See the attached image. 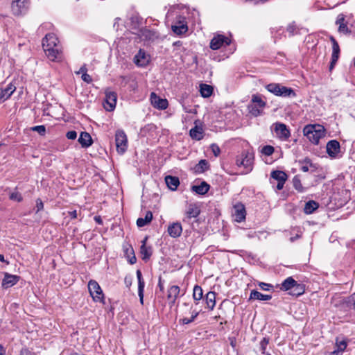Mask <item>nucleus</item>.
<instances>
[{
	"label": "nucleus",
	"mask_w": 355,
	"mask_h": 355,
	"mask_svg": "<svg viewBox=\"0 0 355 355\" xmlns=\"http://www.w3.org/2000/svg\"><path fill=\"white\" fill-rule=\"evenodd\" d=\"M42 46L50 60L59 61L62 59L61 46L55 34H46L42 40Z\"/></svg>",
	"instance_id": "obj_1"
},
{
	"label": "nucleus",
	"mask_w": 355,
	"mask_h": 355,
	"mask_svg": "<svg viewBox=\"0 0 355 355\" xmlns=\"http://www.w3.org/2000/svg\"><path fill=\"white\" fill-rule=\"evenodd\" d=\"M325 130L320 125H307L303 129V134L314 144H318L320 139L324 136Z\"/></svg>",
	"instance_id": "obj_2"
},
{
	"label": "nucleus",
	"mask_w": 355,
	"mask_h": 355,
	"mask_svg": "<svg viewBox=\"0 0 355 355\" xmlns=\"http://www.w3.org/2000/svg\"><path fill=\"white\" fill-rule=\"evenodd\" d=\"M254 154L248 151H243L237 156L236 164L239 167H243V173L248 174L253 168Z\"/></svg>",
	"instance_id": "obj_3"
},
{
	"label": "nucleus",
	"mask_w": 355,
	"mask_h": 355,
	"mask_svg": "<svg viewBox=\"0 0 355 355\" xmlns=\"http://www.w3.org/2000/svg\"><path fill=\"white\" fill-rule=\"evenodd\" d=\"M266 105V103L259 95L254 94L252 96L251 103L248 106V110L252 115L257 116L262 114V110Z\"/></svg>",
	"instance_id": "obj_4"
},
{
	"label": "nucleus",
	"mask_w": 355,
	"mask_h": 355,
	"mask_svg": "<svg viewBox=\"0 0 355 355\" xmlns=\"http://www.w3.org/2000/svg\"><path fill=\"white\" fill-rule=\"evenodd\" d=\"M88 290L94 302H102L104 304V294L101 286L96 281L90 280L89 282Z\"/></svg>",
	"instance_id": "obj_5"
},
{
	"label": "nucleus",
	"mask_w": 355,
	"mask_h": 355,
	"mask_svg": "<svg viewBox=\"0 0 355 355\" xmlns=\"http://www.w3.org/2000/svg\"><path fill=\"white\" fill-rule=\"evenodd\" d=\"M11 12L15 16H21L26 14L29 8L28 0H12L11 2Z\"/></svg>",
	"instance_id": "obj_6"
},
{
	"label": "nucleus",
	"mask_w": 355,
	"mask_h": 355,
	"mask_svg": "<svg viewBox=\"0 0 355 355\" xmlns=\"http://www.w3.org/2000/svg\"><path fill=\"white\" fill-rule=\"evenodd\" d=\"M115 143L118 153L123 154L128 148V139L123 130H118L116 131Z\"/></svg>",
	"instance_id": "obj_7"
},
{
	"label": "nucleus",
	"mask_w": 355,
	"mask_h": 355,
	"mask_svg": "<svg viewBox=\"0 0 355 355\" xmlns=\"http://www.w3.org/2000/svg\"><path fill=\"white\" fill-rule=\"evenodd\" d=\"M105 103L104 107L107 111H112L116 107L117 101V94L115 92L112 91L110 89H107L105 91Z\"/></svg>",
	"instance_id": "obj_8"
},
{
	"label": "nucleus",
	"mask_w": 355,
	"mask_h": 355,
	"mask_svg": "<svg viewBox=\"0 0 355 355\" xmlns=\"http://www.w3.org/2000/svg\"><path fill=\"white\" fill-rule=\"evenodd\" d=\"M273 125L276 136L282 141H287L291 137V132L286 125L282 123H275Z\"/></svg>",
	"instance_id": "obj_9"
},
{
	"label": "nucleus",
	"mask_w": 355,
	"mask_h": 355,
	"mask_svg": "<svg viewBox=\"0 0 355 355\" xmlns=\"http://www.w3.org/2000/svg\"><path fill=\"white\" fill-rule=\"evenodd\" d=\"M231 43V40L223 35H216L211 40L209 46L213 50H218L223 45L228 46Z\"/></svg>",
	"instance_id": "obj_10"
},
{
	"label": "nucleus",
	"mask_w": 355,
	"mask_h": 355,
	"mask_svg": "<svg viewBox=\"0 0 355 355\" xmlns=\"http://www.w3.org/2000/svg\"><path fill=\"white\" fill-rule=\"evenodd\" d=\"M200 214V209L196 204H189L185 211L183 222L190 223L191 218H197Z\"/></svg>",
	"instance_id": "obj_11"
},
{
	"label": "nucleus",
	"mask_w": 355,
	"mask_h": 355,
	"mask_svg": "<svg viewBox=\"0 0 355 355\" xmlns=\"http://www.w3.org/2000/svg\"><path fill=\"white\" fill-rule=\"evenodd\" d=\"M151 105L158 110H166L168 106V101L166 98H162L155 92L150 94V97Z\"/></svg>",
	"instance_id": "obj_12"
},
{
	"label": "nucleus",
	"mask_w": 355,
	"mask_h": 355,
	"mask_svg": "<svg viewBox=\"0 0 355 355\" xmlns=\"http://www.w3.org/2000/svg\"><path fill=\"white\" fill-rule=\"evenodd\" d=\"M327 153L331 157H336L340 150V143L336 140H331L327 144Z\"/></svg>",
	"instance_id": "obj_13"
},
{
	"label": "nucleus",
	"mask_w": 355,
	"mask_h": 355,
	"mask_svg": "<svg viewBox=\"0 0 355 355\" xmlns=\"http://www.w3.org/2000/svg\"><path fill=\"white\" fill-rule=\"evenodd\" d=\"M234 216L236 222L241 223L245 218L246 211L243 204L239 203L234 205Z\"/></svg>",
	"instance_id": "obj_14"
},
{
	"label": "nucleus",
	"mask_w": 355,
	"mask_h": 355,
	"mask_svg": "<svg viewBox=\"0 0 355 355\" xmlns=\"http://www.w3.org/2000/svg\"><path fill=\"white\" fill-rule=\"evenodd\" d=\"M180 289L178 286H171L168 289L167 298L171 306L174 305L175 301L180 294Z\"/></svg>",
	"instance_id": "obj_15"
},
{
	"label": "nucleus",
	"mask_w": 355,
	"mask_h": 355,
	"mask_svg": "<svg viewBox=\"0 0 355 355\" xmlns=\"http://www.w3.org/2000/svg\"><path fill=\"white\" fill-rule=\"evenodd\" d=\"M149 62V57L144 51L140 49L135 56V62L137 65L144 67Z\"/></svg>",
	"instance_id": "obj_16"
},
{
	"label": "nucleus",
	"mask_w": 355,
	"mask_h": 355,
	"mask_svg": "<svg viewBox=\"0 0 355 355\" xmlns=\"http://www.w3.org/2000/svg\"><path fill=\"white\" fill-rule=\"evenodd\" d=\"M148 238L145 237L141 241V245L140 248V253L141 259L147 261L152 255V248L150 246H146V241Z\"/></svg>",
	"instance_id": "obj_17"
},
{
	"label": "nucleus",
	"mask_w": 355,
	"mask_h": 355,
	"mask_svg": "<svg viewBox=\"0 0 355 355\" xmlns=\"http://www.w3.org/2000/svg\"><path fill=\"white\" fill-rule=\"evenodd\" d=\"M137 277L138 280V295L139 297L141 304H143L145 282L142 278L141 272L139 270H137Z\"/></svg>",
	"instance_id": "obj_18"
},
{
	"label": "nucleus",
	"mask_w": 355,
	"mask_h": 355,
	"mask_svg": "<svg viewBox=\"0 0 355 355\" xmlns=\"http://www.w3.org/2000/svg\"><path fill=\"white\" fill-rule=\"evenodd\" d=\"M19 279V277L17 275L6 273L2 281V286L6 288L11 287L17 283Z\"/></svg>",
	"instance_id": "obj_19"
},
{
	"label": "nucleus",
	"mask_w": 355,
	"mask_h": 355,
	"mask_svg": "<svg viewBox=\"0 0 355 355\" xmlns=\"http://www.w3.org/2000/svg\"><path fill=\"white\" fill-rule=\"evenodd\" d=\"M182 232V227L180 223H173L168 227V234L173 238L179 237Z\"/></svg>",
	"instance_id": "obj_20"
},
{
	"label": "nucleus",
	"mask_w": 355,
	"mask_h": 355,
	"mask_svg": "<svg viewBox=\"0 0 355 355\" xmlns=\"http://www.w3.org/2000/svg\"><path fill=\"white\" fill-rule=\"evenodd\" d=\"M78 142L82 147L87 148L92 144V139L90 135L86 132H82L78 138Z\"/></svg>",
	"instance_id": "obj_21"
},
{
	"label": "nucleus",
	"mask_w": 355,
	"mask_h": 355,
	"mask_svg": "<svg viewBox=\"0 0 355 355\" xmlns=\"http://www.w3.org/2000/svg\"><path fill=\"white\" fill-rule=\"evenodd\" d=\"M216 295L214 291H209L205 295L207 308L209 310H213L216 306Z\"/></svg>",
	"instance_id": "obj_22"
},
{
	"label": "nucleus",
	"mask_w": 355,
	"mask_h": 355,
	"mask_svg": "<svg viewBox=\"0 0 355 355\" xmlns=\"http://www.w3.org/2000/svg\"><path fill=\"white\" fill-rule=\"evenodd\" d=\"M209 185L205 181L202 182L200 185H193L191 190L199 195H205L209 189Z\"/></svg>",
	"instance_id": "obj_23"
},
{
	"label": "nucleus",
	"mask_w": 355,
	"mask_h": 355,
	"mask_svg": "<svg viewBox=\"0 0 355 355\" xmlns=\"http://www.w3.org/2000/svg\"><path fill=\"white\" fill-rule=\"evenodd\" d=\"M165 182L167 187L172 191H175L180 184L179 178L171 175H168L165 178Z\"/></svg>",
	"instance_id": "obj_24"
},
{
	"label": "nucleus",
	"mask_w": 355,
	"mask_h": 355,
	"mask_svg": "<svg viewBox=\"0 0 355 355\" xmlns=\"http://www.w3.org/2000/svg\"><path fill=\"white\" fill-rule=\"evenodd\" d=\"M278 96L295 97L296 94L292 88L287 87L279 84V92L278 94Z\"/></svg>",
	"instance_id": "obj_25"
},
{
	"label": "nucleus",
	"mask_w": 355,
	"mask_h": 355,
	"mask_svg": "<svg viewBox=\"0 0 355 355\" xmlns=\"http://www.w3.org/2000/svg\"><path fill=\"white\" fill-rule=\"evenodd\" d=\"M272 296L270 295H265L261 293L252 290L250 293V300H257L260 301H267L271 300Z\"/></svg>",
	"instance_id": "obj_26"
},
{
	"label": "nucleus",
	"mask_w": 355,
	"mask_h": 355,
	"mask_svg": "<svg viewBox=\"0 0 355 355\" xmlns=\"http://www.w3.org/2000/svg\"><path fill=\"white\" fill-rule=\"evenodd\" d=\"M296 281L292 277H287L280 286V289L284 291H287L293 289V288L295 286Z\"/></svg>",
	"instance_id": "obj_27"
},
{
	"label": "nucleus",
	"mask_w": 355,
	"mask_h": 355,
	"mask_svg": "<svg viewBox=\"0 0 355 355\" xmlns=\"http://www.w3.org/2000/svg\"><path fill=\"white\" fill-rule=\"evenodd\" d=\"M189 135L193 139L200 141L203 138V130L196 125L190 130Z\"/></svg>",
	"instance_id": "obj_28"
},
{
	"label": "nucleus",
	"mask_w": 355,
	"mask_h": 355,
	"mask_svg": "<svg viewBox=\"0 0 355 355\" xmlns=\"http://www.w3.org/2000/svg\"><path fill=\"white\" fill-rule=\"evenodd\" d=\"M153 219V213L150 211L146 212L144 218H139L137 220V225L139 227H144L151 222Z\"/></svg>",
	"instance_id": "obj_29"
},
{
	"label": "nucleus",
	"mask_w": 355,
	"mask_h": 355,
	"mask_svg": "<svg viewBox=\"0 0 355 355\" xmlns=\"http://www.w3.org/2000/svg\"><path fill=\"white\" fill-rule=\"evenodd\" d=\"M332 55H331V61L330 64V69H331L336 63L337 62L339 55H340V47L338 43L332 46Z\"/></svg>",
	"instance_id": "obj_30"
},
{
	"label": "nucleus",
	"mask_w": 355,
	"mask_h": 355,
	"mask_svg": "<svg viewBox=\"0 0 355 355\" xmlns=\"http://www.w3.org/2000/svg\"><path fill=\"white\" fill-rule=\"evenodd\" d=\"M319 207V205L318 202H316L314 200H309L307 202H306L304 211V213L306 214H312L315 209H317Z\"/></svg>",
	"instance_id": "obj_31"
},
{
	"label": "nucleus",
	"mask_w": 355,
	"mask_h": 355,
	"mask_svg": "<svg viewBox=\"0 0 355 355\" xmlns=\"http://www.w3.org/2000/svg\"><path fill=\"white\" fill-rule=\"evenodd\" d=\"M270 176L277 182H286L287 180L286 173L282 171H274L271 173Z\"/></svg>",
	"instance_id": "obj_32"
},
{
	"label": "nucleus",
	"mask_w": 355,
	"mask_h": 355,
	"mask_svg": "<svg viewBox=\"0 0 355 355\" xmlns=\"http://www.w3.org/2000/svg\"><path fill=\"white\" fill-rule=\"evenodd\" d=\"M200 92L202 97L208 98L212 94L213 87L209 85L202 84L200 85Z\"/></svg>",
	"instance_id": "obj_33"
},
{
	"label": "nucleus",
	"mask_w": 355,
	"mask_h": 355,
	"mask_svg": "<svg viewBox=\"0 0 355 355\" xmlns=\"http://www.w3.org/2000/svg\"><path fill=\"white\" fill-rule=\"evenodd\" d=\"M171 28L172 31L178 35L184 33L188 30L187 26L181 22H179L178 24L173 25Z\"/></svg>",
	"instance_id": "obj_34"
},
{
	"label": "nucleus",
	"mask_w": 355,
	"mask_h": 355,
	"mask_svg": "<svg viewBox=\"0 0 355 355\" xmlns=\"http://www.w3.org/2000/svg\"><path fill=\"white\" fill-rule=\"evenodd\" d=\"M209 168V164L207 160L201 159L195 166L196 173H201L205 172Z\"/></svg>",
	"instance_id": "obj_35"
},
{
	"label": "nucleus",
	"mask_w": 355,
	"mask_h": 355,
	"mask_svg": "<svg viewBox=\"0 0 355 355\" xmlns=\"http://www.w3.org/2000/svg\"><path fill=\"white\" fill-rule=\"evenodd\" d=\"M203 297V291L202 288L196 285L193 290V298L196 302H199Z\"/></svg>",
	"instance_id": "obj_36"
},
{
	"label": "nucleus",
	"mask_w": 355,
	"mask_h": 355,
	"mask_svg": "<svg viewBox=\"0 0 355 355\" xmlns=\"http://www.w3.org/2000/svg\"><path fill=\"white\" fill-rule=\"evenodd\" d=\"M304 285L302 284H298L296 282L295 286L293 288V291L290 292V294L293 295L299 296L302 295L304 293Z\"/></svg>",
	"instance_id": "obj_37"
},
{
	"label": "nucleus",
	"mask_w": 355,
	"mask_h": 355,
	"mask_svg": "<svg viewBox=\"0 0 355 355\" xmlns=\"http://www.w3.org/2000/svg\"><path fill=\"white\" fill-rule=\"evenodd\" d=\"M347 343L345 339L340 340L337 338L336 340V349L343 353L347 348Z\"/></svg>",
	"instance_id": "obj_38"
},
{
	"label": "nucleus",
	"mask_w": 355,
	"mask_h": 355,
	"mask_svg": "<svg viewBox=\"0 0 355 355\" xmlns=\"http://www.w3.org/2000/svg\"><path fill=\"white\" fill-rule=\"evenodd\" d=\"M199 313H200V311H197L195 310L192 311L191 318H183L180 320V323H182L183 324H188L192 322L198 317V315H199Z\"/></svg>",
	"instance_id": "obj_39"
},
{
	"label": "nucleus",
	"mask_w": 355,
	"mask_h": 355,
	"mask_svg": "<svg viewBox=\"0 0 355 355\" xmlns=\"http://www.w3.org/2000/svg\"><path fill=\"white\" fill-rule=\"evenodd\" d=\"M266 89L270 93L278 96L279 92V83H270L266 86Z\"/></svg>",
	"instance_id": "obj_40"
},
{
	"label": "nucleus",
	"mask_w": 355,
	"mask_h": 355,
	"mask_svg": "<svg viewBox=\"0 0 355 355\" xmlns=\"http://www.w3.org/2000/svg\"><path fill=\"white\" fill-rule=\"evenodd\" d=\"M300 163L302 164L301 166V170L303 172H307L309 170V167H314L312 162H311V159L309 158H305L303 161H300Z\"/></svg>",
	"instance_id": "obj_41"
},
{
	"label": "nucleus",
	"mask_w": 355,
	"mask_h": 355,
	"mask_svg": "<svg viewBox=\"0 0 355 355\" xmlns=\"http://www.w3.org/2000/svg\"><path fill=\"white\" fill-rule=\"evenodd\" d=\"M293 187L294 188L297 190L298 191L300 192H303L304 191V188L302 185V183H301V181H300V179L298 176H295L293 179Z\"/></svg>",
	"instance_id": "obj_42"
},
{
	"label": "nucleus",
	"mask_w": 355,
	"mask_h": 355,
	"mask_svg": "<svg viewBox=\"0 0 355 355\" xmlns=\"http://www.w3.org/2000/svg\"><path fill=\"white\" fill-rule=\"evenodd\" d=\"M16 87L12 84L10 83L7 85L5 89H3V92L6 96V98H9L12 93L15 91Z\"/></svg>",
	"instance_id": "obj_43"
},
{
	"label": "nucleus",
	"mask_w": 355,
	"mask_h": 355,
	"mask_svg": "<svg viewBox=\"0 0 355 355\" xmlns=\"http://www.w3.org/2000/svg\"><path fill=\"white\" fill-rule=\"evenodd\" d=\"M80 72L82 73L81 78L84 82L87 83H92V78L88 73H87V70L85 68L81 67L80 69Z\"/></svg>",
	"instance_id": "obj_44"
},
{
	"label": "nucleus",
	"mask_w": 355,
	"mask_h": 355,
	"mask_svg": "<svg viewBox=\"0 0 355 355\" xmlns=\"http://www.w3.org/2000/svg\"><path fill=\"white\" fill-rule=\"evenodd\" d=\"M31 130L33 132H37L41 136H44L46 134V127L43 125L31 127Z\"/></svg>",
	"instance_id": "obj_45"
},
{
	"label": "nucleus",
	"mask_w": 355,
	"mask_h": 355,
	"mask_svg": "<svg viewBox=\"0 0 355 355\" xmlns=\"http://www.w3.org/2000/svg\"><path fill=\"white\" fill-rule=\"evenodd\" d=\"M287 32L289 33V36H293L297 33V28L295 22H292L288 25L286 28Z\"/></svg>",
	"instance_id": "obj_46"
},
{
	"label": "nucleus",
	"mask_w": 355,
	"mask_h": 355,
	"mask_svg": "<svg viewBox=\"0 0 355 355\" xmlns=\"http://www.w3.org/2000/svg\"><path fill=\"white\" fill-rule=\"evenodd\" d=\"M10 199L17 202H21L22 200V196L21 193L17 191L12 192L9 196Z\"/></svg>",
	"instance_id": "obj_47"
},
{
	"label": "nucleus",
	"mask_w": 355,
	"mask_h": 355,
	"mask_svg": "<svg viewBox=\"0 0 355 355\" xmlns=\"http://www.w3.org/2000/svg\"><path fill=\"white\" fill-rule=\"evenodd\" d=\"M261 152L265 155L270 156L274 153V148L271 146H265Z\"/></svg>",
	"instance_id": "obj_48"
},
{
	"label": "nucleus",
	"mask_w": 355,
	"mask_h": 355,
	"mask_svg": "<svg viewBox=\"0 0 355 355\" xmlns=\"http://www.w3.org/2000/svg\"><path fill=\"white\" fill-rule=\"evenodd\" d=\"M212 153L215 157H218L220 153V149L219 146L216 144H212L210 146Z\"/></svg>",
	"instance_id": "obj_49"
},
{
	"label": "nucleus",
	"mask_w": 355,
	"mask_h": 355,
	"mask_svg": "<svg viewBox=\"0 0 355 355\" xmlns=\"http://www.w3.org/2000/svg\"><path fill=\"white\" fill-rule=\"evenodd\" d=\"M338 31L345 34H348L351 32L345 24H340V26H338Z\"/></svg>",
	"instance_id": "obj_50"
},
{
	"label": "nucleus",
	"mask_w": 355,
	"mask_h": 355,
	"mask_svg": "<svg viewBox=\"0 0 355 355\" xmlns=\"http://www.w3.org/2000/svg\"><path fill=\"white\" fill-rule=\"evenodd\" d=\"M259 286L261 288V289H262L263 291H270L273 287L271 284L264 283V282H260L259 284Z\"/></svg>",
	"instance_id": "obj_51"
},
{
	"label": "nucleus",
	"mask_w": 355,
	"mask_h": 355,
	"mask_svg": "<svg viewBox=\"0 0 355 355\" xmlns=\"http://www.w3.org/2000/svg\"><path fill=\"white\" fill-rule=\"evenodd\" d=\"M44 208V205L41 199L37 198L36 200V213L42 210Z\"/></svg>",
	"instance_id": "obj_52"
},
{
	"label": "nucleus",
	"mask_w": 355,
	"mask_h": 355,
	"mask_svg": "<svg viewBox=\"0 0 355 355\" xmlns=\"http://www.w3.org/2000/svg\"><path fill=\"white\" fill-rule=\"evenodd\" d=\"M66 137L67 139L73 140L76 138L77 133L75 130H71L67 133Z\"/></svg>",
	"instance_id": "obj_53"
},
{
	"label": "nucleus",
	"mask_w": 355,
	"mask_h": 355,
	"mask_svg": "<svg viewBox=\"0 0 355 355\" xmlns=\"http://www.w3.org/2000/svg\"><path fill=\"white\" fill-rule=\"evenodd\" d=\"M336 24L338 26H340V24H345V16L343 14H340L338 16Z\"/></svg>",
	"instance_id": "obj_54"
},
{
	"label": "nucleus",
	"mask_w": 355,
	"mask_h": 355,
	"mask_svg": "<svg viewBox=\"0 0 355 355\" xmlns=\"http://www.w3.org/2000/svg\"><path fill=\"white\" fill-rule=\"evenodd\" d=\"M269 343V339L267 338H263L262 340L260 343L261 348L263 351H264L266 348V346L268 345Z\"/></svg>",
	"instance_id": "obj_55"
},
{
	"label": "nucleus",
	"mask_w": 355,
	"mask_h": 355,
	"mask_svg": "<svg viewBox=\"0 0 355 355\" xmlns=\"http://www.w3.org/2000/svg\"><path fill=\"white\" fill-rule=\"evenodd\" d=\"M124 252H125V255L128 257H129L130 255L135 254L134 250L132 248V246H130V245L128 246V248H126L125 249H124Z\"/></svg>",
	"instance_id": "obj_56"
},
{
	"label": "nucleus",
	"mask_w": 355,
	"mask_h": 355,
	"mask_svg": "<svg viewBox=\"0 0 355 355\" xmlns=\"http://www.w3.org/2000/svg\"><path fill=\"white\" fill-rule=\"evenodd\" d=\"M20 355H35V354L27 348L21 349Z\"/></svg>",
	"instance_id": "obj_57"
},
{
	"label": "nucleus",
	"mask_w": 355,
	"mask_h": 355,
	"mask_svg": "<svg viewBox=\"0 0 355 355\" xmlns=\"http://www.w3.org/2000/svg\"><path fill=\"white\" fill-rule=\"evenodd\" d=\"M69 216L73 219L76 218L78 216L77 211L73 210V211H69Z\"/></svg>",
	"instance_id": "obj_58"
},
{
	"label": "nucleus",
	"mask_w": 355,
	"mask_h": 355,
	"mask_svg": "<svg viewBox=\"0 0 355 355\" xmlns=\"http://www.w3.org/2000/svg\"><path fill=\"white\" fill-rule=\"evenodd\" d=\"M137 261V259H136V257L135 255V254H132V257H129V263L130 264H134Z\"/></svg>",
	"instance_id": "obj_59"
},
{
	"label": "nucleus",
	"mask_w": 355,
	"mask_h": 355,
	"mask_svg": "<svg viewBox=\"0 0 355 355\" xmlns=\"http://www.w3.org/2000/svg\"><path fill=\"white\" fill-rule=\"evenodd\" d=\"M285 182H278L276 187L277 190H281L283 189Z\"/></svg>",
	"instance_id": "obj_60"
},
{
	"label": "nucleus",
	"mask_w": 355,
	"mask_h": 355,
	"mask_svg": "<svg viewBox=\"0 0 355 355\" xmlns=\"http://www.w3.org/2000/svg\"><path fill=\"white\" fill-rule=\"evenodd\" d=\"M6 348L2 345H0V355H6Z\"/></svg>",
	"instance_id": "obj_61"
},
{
	"label": "nucleus",
	"mask_w": 355,
	"mask_h": 355,
	"mask_svg": "<svg viewBox=\"0 0 355 355\" xmlns=\"http://www.w3.org/2000/svg\"><path fill=\"white\" fill-rule=\"evenodd\" d=\"M343 353L338 352L337 349H334L333 352L330 353L329 355H342Z\"/></svg>",
	"instance_id": "obj_62"
},
{
	"label": "nucleus",
	"mask_w": 355,
	"mask_h": 355,
	"mask_svg": "<svg viewBox=\"0 0 355 355\" xmlns=\"http://www.w3.org/2000/svg\"><path fill=\"white\" fill-rule=\"evenodd\" d=\"M330 40H331V42L332 43V46L334 45V44H338L337 41L336 40V39L333 36L330 37Z\"/></svg>",
	"instance_id": "obj_63"
},
{
	"label": "nucleus",
	"mask_w": 355,
	"mask_h": 355,
	"mask_svg": "<svg viewBox=\"0 0 355 355\" xmlns=\"http://www.w3.org/2000/svg\"><path fill=\"white\" fill-rule=\"evenodd\" d=\"M352 300L353 301L354 309H355V293L352 296Z\"/></svg>",
	"instance_id": "obj_64"
}]
</instances>
